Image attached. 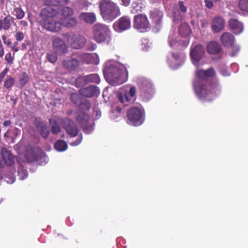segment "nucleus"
<instances>
[{
	"mask_svg": "<svg viewBox=\"0 0 248 248\" xmlns=\"http://www.w3.org/2000/svg\"><path fill=\"white\" fill-rule=\"evenodd\" d=\"M215 75L216 72L213 67L206 70L199 69L196 71V78L193 82V86L195 92L200 99L210 101L220 93L219 85L208 79Z\"/></svg>",
	"mask_w": 248,
	"mask_h": 248,
	"instance_id": "nucleus-1",
	"label": "nucleus"
},
{
	"mask_svg": "<svg viewBox=\"0 0 248 248\" xmlns=\"http://www.w3.org/2000/svg\"><path fill=\"white\" fill-rule=\"evenodd\" d=\"M99 8L102 18L107 21H112L121 15L119 6L111 0H101Z\"/></svg>",
	"mask_w": 248,
	"mask_h": 248,
	"instance_id": "nucleus-2",
	"label": "nucleus"
},
{
	"mask_svg": "<svg viewBox=\"0 0 248 248\" xmlns=\"http://www.w3.org/2000/svg\"><path fill=\"white\" fill-rule=\"evenodd\" d=\"M107 74L111 78L112 84L117 86L124 83L128 77V72L125 67L121 68L119 66L114 65L107 70Z\"/></svg>",
	"mask_w": 248,
	"mask_h": 248,
	"instance_id": "nucleus-3",
	"label": "nucleus"
},
{
	"mask_svg": "<svg viewBox=\"0 0 248 248\" xmlns=\"http://www.w3.org/2000/svg\"><path fill=\"white\" fill-rule=\"evenodd\" d=\"M93 38L97 43L107 42L109 44L110 41V30L108 27L105 24L97 23L93 27Z\"/></svg>",
	"mask_w": 248,
	"mask_h": 248,
	"instance_id": "nucleus-4",
	"label": "nucleus"
},
{
	"mask_svg": "<svg viewBox=\"0 0 248 248\" xmlns=\"http://www.w3.org/2000/svg\"><path fill=\"white\" fill-rule=\"evenodd\" d=\"M145 112L143 109L132 107L127 112L128 123L134 126L141 125L144 121Z\"/></svg>",
	"mask_w": 248,
	"mask_h": 248,
	"instance_id": "nucleus-5",
	"label": "nucleus"
},
{
	"mask_svg": "<svg viewBox=\"0 0 248 248\" xmlns=\"http://www.w3.org/2000/svg\"><path fill=\"white\" fill-rule=\"evenodd\" d=\"M133 27L141 32L149 31L150 25L147 16L142 14L136 15L134 18Z\"/></svg>",
	"mask_w": 248,
	"mask_h": 248,
	"instance_id": "nucleus-6",
	"label": "nucleus"
},
{
	"mask_svg": "<svg viewBox=\"0 0 248 248\" xmlns=\"http://www.w3.org/2000/svg\"><path fill=\"white\" fill-rule=\"evenodd\" d=\"M65 37L71 47L75 49H79L82 48L86 43L85 37L82 35H76L66 34Z\"/></svg>",
	"mask_w": 248,
	"mask_h": 248,
	"instance_id": "nucleus-7",
	"label": "nucleus"
},
{
	"mask_svg": "<svg viewBox=\"0 0 248 248\" xmlns=\"http://www.w3.org/2000/svg\"><path fill=\"white\" fill-rule=\"evenodd\" d=\"M204 54L205 49L203 46L198 44L191 47L190 56L195 65H198L199 62L203 58Z\"/></svg>",
	"mask_w": 248,
	"mask_h": 248,
	"instance_id": "nucleus-8",
	"label": "nucleus"
},
{
	"mask_svg": "<svg viewBox=\"0 0 248 248\" xmlns=\"http://www.w3.org/2000/svg\"><path fill=\"white\" fill-rule=\"evenodd\" d=\"M52 46L54 52L58 55H63L68 51V46L60 37H56L53 39Z\"/></svg>",
	"mask_w": 248,
	"mask_h": 248,
	"instance_id": "nucleus-9",
	"label": "nucleus"
},
{
	"mask_svg": "<svg viewBox=\"0 0 248 248\" xmlns=\"http://www.w3.org/2000/svg\"><path fill=\"white\" fill-rule=\"evenodd\" d=\"M220 42L222 45L226 47H231L233 50L238 52L239 50V47L237 46L234 45L235 38L231 33L224 32L220 36Z\"/></svg>",
	"mask_w": 248,
	"mask_h": 248,
	"instance_id": "nucleus-10",
	"label": "nucleus"
},
{
	"mask_svg": "<svg viewBox=\"0 0 248 248\" xmlns=\"http://www.w3.org/2000/svg\"><path fill=\"white\" fill-rule=\"evenodd\" d=\"M131 27L130 18L127 16H123L113 25L114 29L118 32H122L128 30Z\"/></svg>",
	"mask_w": 248,
	"mask_h": 248,
	"instance_id": "nucleus-11",
	"label": "nucleus"
},
{
	"mask_svg": "<svg viewBox=\"0 0 248 248\" xmlns=\"http://www.w3.org/2000/svg\"><path fill=\"white\" fill-rule=\"evenodd\" d=\"M62 126L66 133L71 137H74L78 135V127L74 122L69 118H66L63 120Z\"/></svg>",
	"mask_w": 248,
	"mask_h": 248,
	"instance_id": "nucleus-12",
	"label": "nucleus"
},
{
	"mask_svg": "<svg viewBox=\"0 0 248 248\" xmlns=\"http://www.w3.org/2000/svg\"><path fill=\"white\" fill-rule=\"evenodd\" d=\"M2 160L0 161V167H4L5 166H10L15 163V156L11 152L5 148L1 150Z\"/></svg>",
	"mask_w": 248,
	"mask_h": 248,
	"instance_id": "nucleus-13",
	"label": "nucleus"
},
{
	"mask_svg": "<svg viewBox=\"0 0 248 248\" xmlns=\"http://www.w3.org/2000/svg\"><path fill=\"white\" fill-rule=\"evenodd\" d=\"M40 23L44 29L51 32H57L61 29V23L53 19L41 20Z\"/></svg>",
	"mask_w": 248,
	"mask_h": 248,
	"instance_id": "nucleus-14",
	"label": "nucleus"
},
{
	"mask_svg": "<svg viewBox=\"0 0 248 248\" xmlns=\"http://www.w3.org/2000/svg\"><path fill=\"white\" fill-rule=\"evenodd\" d=\"M14 18L10 15H1L0 16V31L10 30L14 23Z\"/></svg>",
	"mask_w": 248,
	"mask_h": 248,
	"instance_id": "nucleus-15",
	"label": "nucleus"
},
{
	"mask_svg": "<svg viewBox=\"0 0 248 248\" xmlns=\"http://www.w3.org/2000/svg\"><path fill=\"white\" fill-rule=\"evenodd\" d=\"M79 93L83 96L90 98L94 95H98L100 93V91L96 86L89 85L88 87L80 89Z\"/></svg>",
	"mask_w": 248,
	"mask_h": 248,
	"instance_id": "nucleus-16",
	"label": "nucleus"
},
{
	"mask_svg": "<svg viewBox=\"0 0 248 248\" xmlns=\"http://www.w3.org/2000/svg\"><path fill=\"white\" fill-rule=\"evenodd\" d=\"M79 62L77 59L70 58L62 61V64L63 67L67 71H75L79 66Z\"/></svg>",
	"mask_w": 248,
	"mask_h": 248,
	"instance_id": "nucleus-17",
	"label": "nucleus"
},
{
	"mask_svg": "<svg viewBox=\"0 0 248 248\" xmlns=\"http://www.w3.org/2000/svg\"><path fill=\"white\" fill-rule=\"evenodd\" d=\"M59 14L58 12L51 7H47L43 9L41 13V20L52 19Z\"/></svg>",
	"mask_w": 248,
	"mask_h": 248,
	"instance_id": "nucleus-18",
	"label": "nucleus"
},
{
	"mask_svg": "<svg viewBox=\"0 0 248 248\" xmlns=\"http://www.w3.org/2000/svg\"><path fill=\"white\" fill-rule=\"evenodd\" d=\"M34 124L42 137L46 139L49 135V131L47 125L43 122L38 119L35 120Z\"/></svg>",
	"mask_w": 248,
	"mask_h": 248,
	"instance_id": "nucleus-19",
	"label": "nucleus"
},
{
	"mask_svg": "<svg viewBox=\"0 0 248 248\" xmlns=\"http://www.w3.org/2000/svg\"><path fill=\"white\" fill-rule=\"evenodd\" d=\"M229 24L231 29L235 34H239L244 30L243 24L238 20L232 18L229 20Z\"/></svg>",
	"mask_w": 248,
	"mask_h": 248,
	"instance_id": "nucleus-20",
	"label": "nucleus"
},
{
	"mask_svg": "<svg viewBox=\"0 0 248 248\" xmlns=\"http://www.w3.org/2000/svg\"><path fill=\"white\" fill-rule=\"evenodd\" d=\"M163 16V12L157 8L151 10L150 12V17L156 25L159 24Z\"/></svg>",
	"mask_w": 248,
	"mask_h": 248,
	"instance_id": "nucleus-21",
	"label": "nucleus"
},
{
	"mask_svg": "<svg viewBox=\"0 0 248 248\" xmlns=\"http://www.w3.org/2000/svg\"><path fill=\"white\" fill-rule=\"evenodd\" d=\"M128 94L131 97H134L136 95V88L134 87H131L130 88L128 93H124V95L122 93L118 94V97L119 101L124 104L125 102L129 103L131 99L128 97Z\"/></svg>",
	"mask_w": 248,
	"mask_h": 248,
	"instance_id": "nucleus-22",
	"label": "nucleus"
},
{
	"mask_svg": "<svg viewBox=\"0 0 248 248\" xmlns=\"http://www.w3.org/2000/svg\"><path fill=\"white\" fill-rule=\"evenodd\" d=\"M225 21L223 18L217 16L213 19L212 29L215 32H219L224 28Z\"/></svg>",
	"mask_w": 248,
	"mask_h": 248,
	"instance_id": "nucleus-23",
	"label": "nucleus"
},
{
	"mask_svg": "<svg viewBox=\"0 0 248 248\" xmlns=\"http://www.w3.org/2000/svg\"><path fill=\"white\" fill-rule=\"evenodd\" d=\"M207 51L210 54H217L221 50L220 44L217 41H211L206 46Z\"/></svg>",
	"mask_w": 248,
	"mask_h": 248,
	"instance_id": "nucleus-24",
	"label": "nucleus"
},
{
	"mask_svg": "<svg viewBox=\"0 0 248 248\" xmlns=\"http://www.w3.org/2000/svg\"><path fill=\"white\" fill-rule=\"evenodd\" d=\"M79 18L83 22L92 24L96 20V16L93 13H82L79 16Z\"/></svg>",
	"mask_w": 248,
	"mask_h": 248,
	"instance_id": "nucleus-25",
	"label": "nucleus"
},
{
	"mask_svg": "<svg viewBox=\"0 0 248 248\" xmlns=\"http://www.w3.org/2000/svg\"><path fill=\"white\" fill-rule=\"evenodd\" d=\"M179 32L180 35L186 37L189 35L191 32V29L189 26L186 23L182 24L179 28Z\"/></svg>",
	"mask_w": 248,
	"mask_h": 248,
	"instance_id": "nucleus-26",
	"label": "nucleus"
},
{
	"mask_svg": "<svg viewBox=\"0 0 248 248\" xmlns=\"http://www.w3.org/2000/svg\"><path fill=\"white\" fill-rule=\"evenodd\" d=\"M15 84V78L11 76H8L4 81L3 87L8 90H11Z\"/></svg>",
	"mask_w": 248,
	"mask_h": 248,
	"instance_id": "nucleus-27",
	"label": "nucleus"
},
{
	"mask_svg": "<svg viewBox=\"0 0 248 248\" xmlns=\"http://www.w3.org/2000/svg\"><path fill=\"white\" fill-rule=\"evenodd\" d=\"M54 148L58 151L62 152L66 150L67 144L65 141L60 140L55 143Z\"/></svg>",
	"mask_w": 248,
	"mask_h": 248,
	"instance_id": "nucleus-28",
	"label": "nucleus"
},
{
	"mask_svg": "<svg viewBox=\"0 0 248 248\" xmlns=\"http://www.w3.org/2000/svg\"><path fill=\"white\" fill-rule=\"evenodd\" d=\"M30 78L26 72L22 73L19 76L18 81L21 88L24 87L29 81Z\"/></svg>",
	"mask_w": 248,
	"mask_h": 248,
	"instance_id": "nucleus-29",
	"label": "nucleus"
},
{
	"mask_svg": "<svg viewBox=\"0 0 248 248\" xmlns=\"http://www.w3.org/2000/svg\"><path fill=\"white\" fill-rule=\"evenodd\" d=\"M238 7L244 13L248 14V0H239Z\"/></svg>",
	"mask_w": 248,
	"mask_h": 248,
	"instance_id": "nucleus-30",
	"label": "nucleus"
},
{
	"mask_svg": "<svg viewBox=\"0 0 248 248\" xmlns=\"http://www.w3.org/2000/svg\"><path fill=\"white\" fill-rule=\"evenodd\" d=\"M88 83H94L99 84L100 82V79L98 74H91L86 76Z\"/></svg>",
	"mask_w": 248,
	"mask_h": 248,
	"instance_id": "nucleus-31",
	"label": "nucleus"
},
{
	"mask_svg": "<svg viewBox=\"0 0 248 248\" xmlns=\"http://www.w3.org/2000/svg\"><path fill=\"white\" fill-rule=\"evenodd\" d=\"M12 14L18 19H22L25 16V13L20 7L14 8Z\"/></svg>",
	"mask_w": 248,
	"mask_h": 248,
	"instance_id": "nucleus-32",
	"label": "nucleus"
},
{
	"mask_svg": "<svg viewBox=\"0 0 248 248\" xmlns=\"http://www.w3.org/2000/svg\"><path fill=\"white\" fill-rule=\"evenodd\" d=\"M75 83L78 87L83 86L88 84L86 76L78 77L75 80Z\"/></svg>",
	"mask_w": 248,
	"mask_h": 248,
	"instance_id": "nucleus-33",
	"label": "nucleus"
},
{
	"mask_svg": "<svg viewBox=\"0 0 248 248\" xmlns=\"http://www.w3.org/2000/svg\"><path fill=\"white\" fill-rule=\"evenodd\" d=\"M89 115L85 113H82L78 116L77 120L81 124H85L88 122Z\"/></svg>",
	"mask_w": 248,
	"mask_h": 248,
	"instance_id": "nucleus-34",
	"label": "nucleus"
},
{
	"mask_svg": "<svg viewBox=\"0 0 248 248\" xmlns=\"http://www.w3.org/2000/svg\"><path fill=\"white\" fill-rule=\"evenodd\" d=\"M73 14V9L69 7H63L62 10V15L64 17L71 16Z\"/></svg>",
	"mask_w": 248,
	"mask_h": 248,
	"instance_id": "nucleus-35",
	"label": "nucleus"
},
{
	"mask_svg": "<svg viewBox=\"0 0 248 248\" xmlns=\"http://www.w3.org/2000/svg\"><path fill=\"white\" fill-rule=\"evenodd\" d=\"M91 103L90 101L87 99H85L81 101L79 103V108L83 110H89L91 108Z\"/></svg>",
	"mask_w": 248,
	"mask_h": 248,
	"instance_id": "nucleus-36",
	"label": "nucleus"
},
{
	"mask_svg": "<svg viewBox=\"0 0 248 248\" xmlns=\"http://www.w3.org/2000/svg\"><path fill=\"white\" fill-rule=\"evenodd\" d=\"M77 20L75 17H72L68 19L65 22V26L71 28L75 27L77 24Z\"/></svg>",
	"mask_w": 248,
	"mask_h": 248,
	"instance_id": "nucleus-37",
	"label": "nucleus"
},
{
	"mask_svg": "<svg viewBox=\"0 0 248 248\" xmlns=\"http://www.w3.org/2000/svg\"><path fill=\"white\" fill-rule=\"evenodd\" d=\"M171 57L174 59L175 62H177L183 59L185 55L182 52H173L171 53Z\"/></svg>",
	"mask_w": 248,
	"mask_h": 248,
	"instance_id": "nucleus-38",
	"label": "nucleus"
},
{
	"mask_svg": "<svg viewBox=\"0 0 248 248\" xmlns=\"http://www.w3.org/2000/svg\"><path fill=\"white\" fill-rule=\"evenodd\" d=\"M57 54L55 53L51 52L50 53L47 54V59L49 62L52 63H54L58 59Z\"/></svg>",
	"mask_w": 248,
	"mask_h": 248,
	"instance_id": "nucleus-39",
	"label": "nucleus"
},
{
	"mask_svg": "<svg viewBox=\"0 0 248 248\" xmlns=\"http://www.w3.org/2000/svg\"><path fill=\"white\" fill-rule=\"evenodd\" d=\"M71 99L72 102L76 105H79V103L81 102L79 96L77 93H72L71 95Z\"/></svg>",
	"mask_w": 248,
	"mask_h": 248,
	"instance_id": "nucleus-40",
	"label": "nucleus"
},
{
	"mask_svg": "<svg viewBox=\"0 0 248 248\" xmlns=\"http://www.w3.org/2000/svg\"><path fill=\"white\" fill-rule=\"evenodd\" d=\"M14 58L15 54L14 53L13 56H12V54L10 52H9L6 54L5 60L7 62V64L11 65L13 63Z\"/></svg>",
	"mask_w": 248,
	"mask_h": 248,
	"instance_id": "nucleus-41",
	"label": "nucleus"
},
{
	"mask_svg": "<svg viewBox=\"0 0 248 248\" xmlns=\"http://www.w3.org/2000/svg\"><path fill=\"white\" fill-rule=\"evenodd\" d=\"M61 130V127L57 123H55L51 127V132L53 134H57Z\"/></svg>",
	"mask_w": 248,
	"mask_h": 248,
	"instance_id": "nucleus-42",
	"label": "nucleus"
},
{
	"mask_svg": "<svg viewBox=\"0 0 248 248\" xmlns=\"http://www.w3.org/2000/svg\"><path fill=\"white\" fill-rule=\"evenodd\" d=\"M9 70V68L6 67L2 72L0 73V84L3 80Z\"/></svg>",
	"mask_w": 248,
	"mask_h": 248,
	"instance_id": "nucleus-43",
	"label": "nucleus"
},
{
	"mask_svg": "<svg viewBox=\"0 0 248 248\" xmlns=\"http://www.w3.org/2000/svg\"><path fill=\"white\" fill-rule=\"evenodd\" d=\"M58 0H46L45 1L46 4L52 6H58Z\"/></svg>",
	"mask_w": 248,
	"mask_h": 248,
	"instance_id": "nucleus-44",
	"label": "nucleus"
},
{
	"mask_svg": "<svg viewBox=\"0 0 248 248\" xmlns=\"http://www.w3.org/2000/svg\"><path fill=\"white\" fill-rule=\"evenodd\" d=\"M15 37L16 40V42L22 41L24 38V35L23 32L21 31L17 32L15 34Z\"/></svg>",
	"mask_w": 248,
	"mask_h": 248,
	"instance_id": "nucleus-45",
	"label": "nucleus"
},
{
	"mask_svg": "<svg viewBox=\"0 0 248 248\" xmlns=\"http://www.w3.org/2000/svg\"><path fill=\"white\" fill-rule=\"evenodd\" d=\"M178 5L179 9L183 13H186L187 11V8L185 6L184 3L183 1L179 0L178 1Z\"/></svg>",
	"mask_w": 248,
	"mask_h": 248,
	"instance_id": "nucleus-46",
	"label": "nucleus"
},
{
	"mask_svg": "<svg viewBox=\"0 0 248 248\" xmlns=\"http://www.w3.org/2000/svg\"><path fill=\"white\" fill-rule=\"evenodd\" d=\"M26 159L29 162H35L37 160V157L33 154L31 155V156H30V155H27Z\"/></svg>",
	"mask_w": 248,
	"mask_h": 248,
	"instance_id": "nucleus-47",
	"label": "nucleus"
},
{
	"mask_svg": "<svg viewBox=\"0 0 248 248\" xmlns=\"http://www.w3.org/2000/svg\"><path fill=\"white\" fill-rule=\"evenodd\" d=\"M82 136H79L78 139L70 143V145L72 146H77L79 145L82 141Z\"/></svg>",
	"mask_w": 248,
	"mask_h": 248,
	"instance_id": "nucleus-48",
	"label": "nucleus"
},
{
	"mask_svg": "<svg viewBox=\"0 0 248 248\" xmlns=\"http://www.w3.org/2000/svg\"><path fill=\"white\" fill-rule=\"evenodd\" d=\"M96 48V45L93 43H90L87 46V50L89 51H93Z\"/></svg>",
	"mask_w": 248,
	"mask_h": 248,
	"instance_id": "nucleus-49",
	"label": "nucleus"
},
{
	"mask_svg": "<svg viewBox=\"0 0 248 248\" xmlns=\"http://www.w3.org/2000/svg\"><path fill=\"white\" fill-rule=\"evenodd\" d=\"M2 39L4 44L6 46H9L11 45V41L9 39H7V37L5 35L2 36Z\"/></svg>",
	"mask_w": 248,
	"mask_h": 248,
	"instance_id": "nucleus-50",
	"label": "nucleus"
},
{
	"mask_svg": "<svg viewBox=\"0 0 248 248\" xmlns=\"http://www.w3.org/2000/svg\"><path fill=\"white\" fill-rule=\"evenodd\" d=\"M205 6L209 9H211L214 5L213 2L212 0H205Z\"/></svg>",
	"mask_w": 248,
	"mask_h": 248,
	"instance_id": "nucleus-51",
	"label": "nucleus"
},
{
	"mask_svg": "<svg viewBox=\"0 0 248 248\" xmlns=\"http://www.w3.org/2000/svg\"><path fill=\"white\" fill-rule=\"evenodd\" d=\"M78 2L83 5V7H87L90 3L87 0H79Z\"/></svg>",
	"mask_w": 248,
	"mask_h": 248,
	"instance_id": "nucleus-52",
	"label": "nucleus"
},
{
	"mask_svg": "<svg viewBox=\"0 0 248 248\" xmlns=\"http://www.w3.org/2000/svg\"><path fill=\"white\" fill-rule=\"evenodd\" d=\"M4 51L3 46L0 40V57L2 58L4 55Z\"/></svg>",
	"mask_w": 248,
	"mask_h": 248,
	"instance_id": "nucleus-53",
	"label": "nucleus"
},
{
	"mask_svg": "<svg viewBox=\"0 0 248 248\" xmlns=\"http://www.w3.org/2000/svg\"><path fill=\"white\" fill-rule=\"evenodd\" d=\"M93 112L94 113H95V119H99L100 116H101V111L99 110H95L94 109L93 110Z\"/></svg>",
	"mask_w": 248,
	"mask_h": 248,
	"instance_id": "nucleus-54",
	"label": "nucleus"
},
{
	"mask_svg": "<svg viewBox=\"0 0 248 248\" xmlns=\"http://www.w3.org/2000/svg\"><path fill=\"white\" fill-rule=\"evenodd\" d=\"M18 42H14V46H13L12 47V49L13 51H14L15 52H17L19 50V49L17 47V46L18 45Z\"/></svg>",
	"mask_w": 248,
	"mask_h": 248,
	"instance_id": "nucleus-55",
	"label": "nucleus"
},
{
	"mask_svg": "<svg viewBox=\"0 0 248 248\" xmlns=\"http://www.w3.org/2000/svg\"><path fill=\"white\" fill-rule=\"evenodd\" d=\"M58 6L64 5L68 2V0H58Z\"/></svg>",
	"mask_w": 248,
	"mask_h": 248,
	"instance_id": "nucleus-56",
	"label": "nucleus"
},
{
	"mask_svg": "<svg viewBox=\"0 0 248 248\" xmlns=\"http://www.w3.org/2000/svg\"><path fill=\"white\" fill-rule=\"evenodd\" d=\"M122 2V4L125 6H127L129 5L130 3V0H121Z\"/></svg>",
	"mask_w": 248,
	"mask_h": 248,
	"instance_id": "nucleus-57",
	"label": "nucleus"
},
{
	"mask_svg": "<svg viewBox=\"0 0 248 248\" xmlns=\"http://www.w3.org/2000/svg\"><path fill=\"white\" fill-rule=\"evenodd\" d=\"M11 124H12L11 121L10 120H8L4 121L3 123V125L4 126H8L10 125Z\"/></svg>",
	"mask_w": 248,
	"mask_h": 248,
	"instance_id": "nucleus-58",
	"label": "nucleus"
},
{
	"mask_svg": "<svg viewBox=\"0 0 248 248\" xmlns=\"http://www.w3.org/2000/svg\"><path fill=\"white\" fill-rule=\"evenodd\" d=\"M19 24L23 27H27L28 25V22L26 20H21Z\"/></svg>",
	"mask_w": 248,
	"mask_h": 248,
	"instance_id": "nucleus-59",
	"label": "nucleus"
},
{
	"mask_svg": "<svg viewBox=\"0 0 248 248\" xmlns=\"http://www.w3.org/2000/svg\"><path fill=\"white\" fill-rule=\"evenodd\" d=\"M10 100L13 102V104L14 106H15L16 104V100H17V99L16 98H14L13 97H11Z\"/></svg>",
	"mask_w": 248,
	"mask_h": 248,
	"instance_id": "nucleus-60",
	"label": "nucleus"
},
{
	"mask_svg": "<svg viewBox=\"0 0 248 248\" xmlns=\"http://www.w3.org/2000/svg\"><path fill=\"white\" fill-rule=\"evenodd\" d=\"M116 111L119 112L121 113L122 112V109L120 107L117 106L116 108Z\"/></svg>",
	"mask_w": 248,
	"mask_h": 248,
	"instance_id": "nucleus-61",
	"label": "nucleus"
},
{
	"mask_svg": "<svg viewBox=\"0 0 248 248\" xmlns=\"http://www.w3.org/2000/svg\"><path fill=\"white\" fill-rule=\"evenodd\" d=\"M21 46H22V48L23 49H26V47H27V45H26V44L25 43H23V44H22Z\"/></svg>",
	"mask_w": 248,
	"mask_h": 248,
	"instance_id": "nucleus-62",
	"label": "nucleus"
},
{
	"mask_svg": "<svg viewBox=\"0 0 248 248\" xmlns=\"http://www.w3.org/2000/svg\"><path fill=\"white\" fill-rule=\"evenodd\" d=\"M208 24V23L207 22H206L205 23H202V27H204L205 25H207Z\"/></svg>",
	"mask_w": 248,
	"mask_h": 248,
	"instance_id": "nucleus-63",
	"label": "nucleus"
},
{
	"mask_svg": "<svg viewBox=\"0 0 248 248\" xmlns=\"http://www.w3.org/2000/svg\"><path fill=\"white\" fill-rule=\"evenodd\" d=\"M189 43V40H187L186 43V44H185V46H187L188 44Z\"/></svg>",
	"mask_w": 248,
	"mask_h": 248,
	"instance_id": "nucleus-64",
	"label": "nucleus"
}]
</instances>
